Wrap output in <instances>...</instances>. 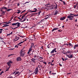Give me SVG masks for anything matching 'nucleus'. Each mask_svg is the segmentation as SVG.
I'll use <instances>...</instances> for the list:
<instances>
[{
	"mask_svg": "<svg viewBox=\"0 0 78 78\" xmlns=\"http://www.w3.org/2000/svg\"><path fill=\"white\" fill-rule=\"evenodd\" d=\"M12 25L13 26H17V27L15 28H19V27H20V23L18 22L16 23H12Z\"/></svg>",
	"mask_w": 78,
	"mask_h": 78,
	"instance_id": "1",
	"label": "nucleus"
},
{
	"mask_svg": "<svg viewBox=\"0 0 78 78\" xmlns=\"http://www.w3.org/2000/svg\"><path fill=\"white\" fill-rule=\"evenodd\" d=\"M25 55V51H24L21 50L20 52V56H23Z\"/></svg>",
	"mask_w": 78,
	"mask_h": 78,
	"instance_id": "2",
	"label": "nucleus"
},
{
	"mask_svg": "<svg viewBox=\"0 0 78 78\" xmlns=\"http://www.w3.org/2000/svg\"><path fill=\"white\" fill-rule=\"evenodd\" d=\"M39 72V70H38V68L37 67L35 70V72L34 73H35V75H37V74L38 72Z\"/></svg>",
	"mask_w": 78,
	"mask_h": 78,
	"instance_id": "3",
	"label": "nucleus"
},
{
	"mask_svg": "<svg viewBox=\"0 0 78 78\" xmlns=\"http://www.w3.org/2000/svg\"><path fill=\"white\" fill-rule=\"evenodd\" d=\"M19 39H20V37H17V36H16L15 37V38L14 39V41H18V40H19Z\"/></svg>",
	"mask_w": 78,
	"mask_h": 78,
	"instance_id": "4",
	"label": "nucleus"
},
{
	"mask_svg": "<svg viewBox=\"0 0 78 78\" xmlns=\"http://www.w3.org/2000/svg\"><path fill=\"white\" fill-rule=\"evenodd\" d=\"M12 62L11 60H10L7 63V64H8V66H11V64H12Z\"/></svg>",
	"mask_w": 78,
	"mask_h": 78,
	"instance_id": "5",
	"label": "nucleus"
},
{
	"mask_svg": "<svg viewBox=\"0 0 78 78\" xmlns=\"http://www.w3.org/2000/svg\"><path fill=\"white\" fill-rule=\"evenodd\" d=\"M67 57H68L69 58H73V55L72 54H71L70 56H69V55H66Z\"/></svg>",
	"mask_w": 78,
	"mask_h": 78,
	"instance_id": "6",
	"label": "nucleus"
},
{
	"mask_svg": "<svg viewBox=\"0 0 78 78\" xmlns=\"http://www.w3.org/2000/svg\"><path fill=\"white\" fill-rule=\"evenodd\" d=\"M67 18L69 19L70 18H73L74 17V16H73L71 15H69L67 16Z\"/></svg>",
	"mask_w": 78,
	"mask_h": 78,
	"instance_id": "7",
	"label": "nucleus"
},
{
	"mask_svg": "<svg viewBox=\"0 0 78 78\" xmlns=\"http://www.w3.org/2000/svg\"><path fill=\"white\" fill-rule=\"evenodd\" d=\"M16 60L17 61H22V58L20 57H18L17 58Z\"/></svg>",
	"mask_w": 78,
	"mask_h": 78,
	"instance_id": "8",
	"label": "nucleus"
},
{
	"mask_svg": "<svg viewBox=\"0 0 78 78\" xmlns=\"http://www.w3.org/2000/svg\"><path fill=\"white\" fill-rule=\"evenodd\" d=\"M36 59L34 58H32L31 59V61L33 62L34 63H35L36 62Z\"/></svg>",
	"mask_w": 78,
	"mask_h": 78,
	"instance_id": "9",
	"label": "nucleus"
},
{
	"mask_svg": "<svg viewBox=\"0 0 78 78\" xmlns=\"http://www.w3.org/2000/svg\"><path fill=\"white\" fill-rule=\"evenodd\" d=\"M66 16L62 17L60 18V20H64V19H66Z\"/></svg>",
	"mask_w": 78,
	"mask_h": 78,
	"instance_id": "10",
	"label": "nucleus"
},
{
	"mask_svg": "<svg viewBox=\"0 0 78 78\" xmlns=\"http://www.w3.org/2000/svg\"><path fill=\"white\" fill-rule=\"evenodd\" d=\"M24 17H25V15H23L22 16V18H20L19 17H18V19H19L20 20H22L23 19V18Z\"/></svg>",
	"mask_w": 78,
	"mask_h": 78,
	"instance_id": "11",
	"label": "nucleus"
},
{
	"mask_svg": "<svg viewBox=\"0 0 78 78\" xmlns=\"http://www.w3.org/2000/svg\"><path fill=\"white\" fill-rule=\"evenodd\" d=\"M34 9H35V11H32V12H37V9L36 8H34Z\"/></svg>",
	"mask_w": 78,
	"mask_h": 78,
	"instance_id": "12",
	"label": "nucleus"
},
{
	"mask_svg": "<svg viewBox=\"0 0 78 78\" xmlns=\"http://www.w3.org/2000/svg\"><path fill=\"white\" fill-rule=\"evenodd\" d=\"M58 27L55 28H54L53 29V30H52V32H53L54 31L58 30Z\"/></svg>",
	"mask_w": 78,
	"mask_h": 78,
	"instance_id": "13",
	"label": "nucleus"
},
{
	"mask_svg": "<svg viewBox=\"0 0 78 78\" xmlns=\"http://www.w3.org/2000/svg\"><path fill=\"white\" fill-rule=\"evenodd\" d=\"M56 50V48H55L54 49H53L51 52V53H53Z\"/></svg>",
	"mask_w": 78,
	"mask_h": 78,
	"instance_id": "14",
	"label": "nucleus"
},
{
	"mask_svg": "<svg viewBox=\"0 0 78 78\" xmlns=\"http://www.w3.org/2000/svg\"><path fill=\"white\" fill-rule=\"evenodd\" d=\"M78 47V44H75L74 45V46H73V48L74 49H75L76 48V47Z\"/></svg>",
	"mask_w": 78,
	"mask_h": 78,
	"instance_id": "15",
	"label": "nucleus"
},
{
	"mask_svg": "<svg viewBox=\"0 0 78 78\" xmlns=\"http://www.w3.org/2000/svg\"><path fill=\"white\" fill-rule=\"evenodd\" d=\"M31 50H32V49H31V47L29 49L28 52H27V53L28 54H29L30 52L31 51Z\"/></svg>",
	"mask_w": 78,
	"mask_h": 78,
	"instance_id": "16",
	"label": "nucleus"
},
{
	"mask_svg": "<svg viewBox=\"0 0 78 78\" xmlns=\"http://www.w3.org/2000/svg\"><path fill=\"white\" fill-rule=\"evenodd\" d=\"M64 54H66V55H67V54H70V51H68L66 52L65 53H64Z\"/></svg>",
	"mask_w": 78,
	"mask_h": 78,
	"instance_id": "17",
	"label": "nucleus"
},
{
	"mask_svg": "<svg viewBox=\"0 0 78 78\" xmlns=\"http://www.w3.org/2000/svg\"><path fill=\"white\" fill-rule=\"evenodd\" d=\"M47 48H51V46H50V44H49L47 47Z\"/></svg>",
	"mask_w": 78,
	"mask_h": 78,
	"instance_id": "18",
	"label": "nucleus"
},
{
	"mask_svg": "<svg viewBox=\"0 0 78 78\" xmlns=\"http://www.w3.org/2000/svg\"><path fill=\"white\" fill-rule=\"evenodd\" d=\"M69 14L70 15H73V16H78V14L77 15H74L73 14L70 13Z\"/></svg>",
	"mask_w": 78,
	"mask_h": 78,
	"instance_id": "19",
	"label": "nucleus"
},
{
	"mask_svg": "<svg viewBox=\"0 0 78 78\" xmlns=\"http://www.w3.org/2000/svg\"><path fill=\"white\" fill-rule=\"evenodd\" d=\"M49 44H50V45L51 48L53 47V45L54 44L53 43H50Z\"/></svg>",
	"mask_w": 78,
	"mask_h": 78,
	"instance_id": "20",
	"label": "nucleus"
},
{
	"mask_svg": "<svg viewBox=\"0 0 78 78\" xmlns=\"http://www.w3.org/2000/svg\"><path fill=\"white\" fill-rule=\"evenodd\" d=\"M23 20H24V21H25L26 20H27V17H24L23 18Z\"/></svg>",
	"mask_w": 78,
	"mask_h": 78,
	"instance_id": "21",
	"label": "nucleus"
},
{
	"mask_svg": "<svg viewBox=\"0 0 78 78\" xmlns=\"http://www.w3.org/2000/svg\"><path fill=\"white\" fill-rule=\"evenodd\" d=\"M58 11H56L55 13L54 14V15H57V14H58Z\"/></svg>",
	"mask_w": 78,
	"mask_h": 78,
	"instance_id": "22",
	"label": "nucleus"
},
{
	"mask_svg": "<svg viewBox=\"0 0 78 78\" xmlns=\"http://www.w3.org/2000/svg\"><path fill=\"white\" fill-rule=\"evenodd\" d=\"M69 46H71V48H72V47H73V45H72V44H71V43H69Z\"/></svg>",
	"mask_w": 78,
	"mask_h": 78,
	"instance_id": "23",
	"label": "nucleus"
},
{
	"mask_svg": "<svg viewBox=\"0 0 78 78\" xmlns=\"http://www.w3.org/2000/svg\"><path fill=\"white\" fill-rule=\"evenodd\" d=\"M19 73H20L19 72H16V73L15 74V75H16L17 74H19Z\"/></svg>",
	"mask_w": 78,
	"mask_h": 78,
	"instance_id": "24",
	"label": "nucleus"
},
{
	"mask_svg": "<svg viewBox=\"0 0 78 78\" xmlns=\"http://www.w3.org/2000/svg\"><path fill=\"white\" fill-rule=\"evenodd\" d=\"M2 9H7V8L6 7H2Z\"/></svg>",
	"mask_w": 78,
	"mask_h": 78,
	"instance_id": "25",
	"label": "nucleus"
},
{
	"mask_svg": "<svg viewBox=\"0 0 78 78\" xmlns=\"http://www.w3.org/2000/svg\"><path fill=\"white\" fill-rule=\"evenodd\" d=\"M23 42H24V41L21 42L19 44H17V45H20V44H22V43H23Z\"/></svg>",
	"mask_w": 78,
	"mask_h": 78,
	"instance_id": "26",
	"label": "nucleus"
},
{
	"mask_svg": "<svg viewBox=\"0 0 78 78\" xmlns=\"http://www.w3.org/2000/svg\"><path fill=\"white\" fill-rule=\"evenodd\" d=\"M17 11H18V12H17V13L18 14H19V13H20V10H18Z\"/></svg>",
	"mask_w": 78,
	"mask_h": 78,
	"instance_id": "27",
	"label": "nucleus"
},
{
	"mask_svg": "<svg viewBox=\"0 0 78 78\" xmlns=\"http://www.w3.org/2000/svg\"><path fill=\"white\" fill-rule=\"evenodd\" d=\"M17 16H15L13 19V20H14L15 21H17V20H16V17H17Z\"/></svg>",
	"mask_w": 78,
	"mask_h": 78,
	"instance_id": "28",
	"label": "nucleus"
},
{
	"mask_svg": "<svg viewBox=\"0 0 78 78\" xmlns=\"http://www.w3.org/2000/svg\"><path fill=\"white\" fill-rule=\"evenodd\" d=\"M34 15H35V13L32 14H31V16H30V17H32L33 16H34Z\"/></svg>",
	"mask_w": 78,
	"mask_h": 78,
	"instance_id": "29",
	"label": "nucleus"
},
{
	"mask_svg": "<svg viewBox=\"0 0 78 78\" xmlns=\"http://www.w3.org/2000/svg\"><path fill=\"white\" fill-rule=\"evenodd\" d=\"M9 26V25H5L3 26V27H8Z\"/></svg>",
	"mask_w": 78,
	"mask_h": 78,
	"instance_id": "30",
	"label": "nucleus"
},
{
	"mask_svg": "<svg viewBox=\"0 0 78 78\" xmlns=\"http://www.w3.org/2000/svg\"><path fill=\"white\" fill-rule=\"evenodd\" d=\"M42 12L41 11H40L38 13V14L37 15V16H39V15H40V12Z\"/></svg>",
	"mask_w": 78,
	"mask_h": 78,
	"instance_id": "31",
	"label": "nucleus"
},
{
	"mask_svg": "<svg viewBox=\"0 0 78 78\" xmlns=\"http://www.w3.org/2000/svg\"><path fill=\"white\" fill-rule=\"evenodd\" d=\"M37 55L35 54L34 55V58H36V57H37Z\"/></svg>",
	"mask_w": 78,
	"mask_h": 78,
	"instance_id": "32",
	"label": "nucleus"
},
{
	"mask_svg": "<svg viewBox=\"0 0 78 78\" xmlns=\"http://www.w3.org/2000/svg\"><path fill=\"white\" fill-rule=\"evenodd\" d=\"M4 73V72L3 71H2V72L0 74V75H2V73Z\"/></svg>",
	"mask_w": 78,
	"mask_h": 78,
	"instance_id": "33",
	"label": "nucleus"
},
{
	"mask_svg": "<svg viewBox=\"0 0 78 78\" xmlns=\"http://www.w3.org/2000/svg\"><path fill=\"white\" fill-rule=\"evenodd\" d=\"M11 23V22H8L6 24H5V25H7L8 24H9V23Z\"/></svg>",
	"mask_w": 78,
	"mask_h": 78,
	"instance_id": "34",
	"label": "nucleus"
},
{
	"mask_svg": "<svg viewBox=\"0 0 78 78\" xmlns=\"http://www.w3.org/2000/svg\"><path fill=\"white\" fill-rule=\"evenodd\" d=\"M37 68H38V67L40 69H41V66H40V65H38V67H37Z\"/></svg>",
	"mask_w": 78,
	"mask_h": 78,
	"instance_id": "35",
	"label": "nucleus"
},
{
	"mask_svg": "<svg viewBox=\"0 0 78 78\" xmlns=\"http://www.w3.org/2000/svg\"><path fill=\"white\" fill-rule=\"evenodd\" d=\"M11 9H8L7 10V11H11Z\"/></svg>",
	"mask_w": 78,
	"mask_h": 78,
	"instance_id": "36",
	"label": "nucleus"
},
{
	"mask_svg": "<svg viewBox=\"0 0 78 78\" xmlns=\"http://www.w3.org/2000/svg\"><path fill=\"white\" fill-rule=\"evenodd\" d=\"M43 64H45V65H46L47 64V63L45 62H43Z\"/></svg>",
	"mask_w": 78,
	"mask_h": 78,
	"instance_id": "37",
	"label": "nucleus"
},
{
	"mask_svg": "<svg viewBox=\"0 0 78 78\" xmlns=\"http://www.w3.org/2000/svg\"><path fill=\"white\" fill-rule=\"evenodd\" d=\"M51 66H54V64H52V62H51Z\"/></svg>",
	"mask_w": 78,
	"mask_h": 78,
	"instance_id": "38",
	"label": "nucleus"
},
{
	"mask_svg": "<svg viewBox=\"0 0 78 78\" xmlns=\"http://www.w3.org/2000/svg\"><path fill=\"white\" fill-rule=\"evenodd\" d=\"M76 5H75L74 6V9H75V8H76Z\"/></svg>",
	"mask_w": 78,
	"mask_h": 78,
	"instance_id": "39",
	"label": "nucleus"
},
{
	"mask_svg": "<svg viewBox=\"0 0 78 78\" xmlns=\"http://www.w3.org/2000/svg\"><path fill=\"white\" fill-rule=\"evenodd\" d=\"M39 57L40 58V59H44V58L41 57Z\"/></svg>",
	"mask_w": 78,
	"mask_h": 78,
	"instance_id": "40",
	"label": "nucleus"
},
{
	"mask_svg": "<svg viewBox=\"0 0 78 78\" xmlns=\"http://www.w3.org/2000/svg\"><path fill=\"white\" fill-rule=\"evenodd\" d=\"M13 77L12 76L8 77L7 78H13Z\"/></svg>",
	"mask_w": 78,
	"mask_h": 78,
	"instance_id": "41",
	"label": "nucleus"
},
{
	"mask_svg": "<svg viewBox=\"0 0 78 78\" xmlns=\"http://www.w3.org/2000/svg\"><path fill=\"white\" fill-rule=\"evenodd\" d=\"M5 13V12L4 11H3L2 12V14H4Z\"/></svg>",
	"mask_w": 78,
	"mask_h": 78,
	"instance_id": "42",
	"label": "nucleus"
},
{
	"mask_svg": "<svg viewBox=\"0 0 78 78\" xmlns=\"http://www.w3.org/2000/svg\"><path fill=\"white\" fill-rule=\"evenodd\" d=\"M50 5V4H46L45 5V6H48V5Z\"/></svg>",
	"mask_w": 78,
	"mask_h": 78,
	"instance_id": "43",
	"label": "nucleus"
},
{
	"mask_svg": "<svg viewBox=\"0 0 78 78\" xmlns=\"http://www.w3.org/2000/svg\"><path fill=\"white\" fill-rule=\"evenodd\" d=\"M25 11H26L25 10H24L23 11L21 12V14H22V13H23V12H25Z\"/></svg>",
	"mask_w": 78,
	"mask_h": 78,
	"instance_id": "44",
	"label": "nucleus"
},
{
	"mask_svg": "<svg viewBox=\"0 0 78 78\" xmlns=\"http://www.w3.org/2000/svg\"><path fill=\"white\" fill-rule=\"evenodd\" d=\"M20 22H25L24 21V20H20Z\"/></svg>",
	"mask_w": 78,
	"mask_h": 78,
	"instance_id": "45",
	"label": "nucleus"
},
{
	"mask_svg": "<svg viewBox=\"0 0 78 78\" xmlns=\"http://www.w3.org/2000/svg\"><path fill=\"white\" fill-rule=\"evenodd\" d=\"M15 47H17V48H18V46H17V45H16L15 46Z\"/></svg>",
	"mask_w": 78,
	"mask_h": 78,
	"instance_id": "46",
	"label": "nucleus"
},
{
	"mask_svg": "<svg viewBox=\"0 0 78 78\" xmlns=\"http://www.w3.org/2000/svg\"><path fill=\"white\" fill-rule=\"evenodd\" d=\"M63 3L64 5H66V3L65 2L63 1Z\"/></svg>",
	"mask_w": 78,
	"mask_h": 78,
	"instance_id": "47",
	"label": "nucleus"
},
{
	"mask_svg": "<svg viewBox=\"0 0 78 78\" xmlns=\"http://www.w3.org/2000/svg\"><path fill=\"white\" fill-rule=\"evenodd\" d=\"M29 12H32V10H30L29 11Z\"/></svg>",
	"mask_w": 78,
	"mask_h": 78,
	"instance_id": "48",
	"label": "nucleus"
},
{
	"mask_svg": "<svg viewBox=\"0 0 78 78\" xmlns=\"http://www.w3.org/2000/svg\"><path fill=\"white\" fill-rule=\"evenodd\" d=\"M62 61H64V58H62Z\"/></svg>",
	"mask_w": 78,
	"mask_h": 78,
	"instance_id": "49",
	"label": "nucleus"
},
{
	"mask_svg": "<svg viewBox=\"0 0 78 78\" xmlns=\"http://www.w3.org/2000/svg\"><path fill=\"white\" fill-rule=\"evenodd\" d=\"M16 71H15L14 72V73H12V75H13V74H14V73H16Z\"/></svg>",
	"mask_w": 78,
	"mask_h": 78,
	"instance_id": "50",
	"label": "nucleus"
},
{
	"mask_svg": "<svg viewBox=\"0 0 78 78\" xmlns=\"http://www.w3.org/2000/svg\"><path fill=\"white\" fill-rule=\"evenodd\" d=\"M69 19V20H73V19L70 18Z\"/></svg>",
	"mask_w": 78,
	"mask_h": 78,
	"instance_id": "51",
	"label": "nucleus"
},
{
	"mask_svg": "<svg viewBox=\"0 0 78 78\" xmlns=\"http://www.w3.org/2000/svg\"><path fill=\"white\" fill-rule=\"evenodd\" d=\"M29 2H26L24 4H26V3H28Z\"/></svg>",
	"mask_w": 78,
	"mask_h": 78,
	"instance_id": "52",
	"label": "nucleus"
},
{
	"mask_svg": "<svg viewBox=\"0 0 78 78\" xmlns=\"http://www.w3.org/2000/svg\"><path fill=\"white\" fill-rule=\"evenodd\" d=\"M20 5V4H19V3H18L17 4V6H19Z\"/></svg>",
	"mask_w": 78,
	"mask_h": 78,
	"instance_id": "53",
	"label": "nucleus"
},
{
	"mask_svg": "<svg viewBox=\"0 0 78 78\" xmlns=\"http://www.w3.org/2000/svg\"><path fill=\"white\" fill-rule=\"evenodd\" d=\"M10 34H7V36H9V35H10Z\"/></svg>",
	"mask_w": 78,
	"mask_h": 78,
	"instance_id": "54",
	"label": "nucleus"
},
{
	"mask_svg": "<svg viewBox=\"0 0 78 78\" xmlns=\"http://www.w3.org/2000/svg\"><path fill=\"white\" fill-rule=\"evenodd\" d=\"M8 70H9V69L8 68L7 69H6V71H8Z\"/></svg>",
	"mask_w": 78,
	"mask_h": 78,
	"instance_id": "55",
	"label": "nucleus"
},
{
	"mask_svg": "<svg viewBox=\"0 0 78 78\" xmlns=\"http://www.w3.org/2000/svg\"><path fill=\"white\" fill-rule=\"evenodd\" d=\"M41 49H42L43 50L44 49L43 48V46H42L41 48Z\"/></svg>",
	"mask_w": 78,
	"mask_h": 78,
	"instance_id": "56",
	"label": "nucleus"
},
{
	"mask_svg": "<svg viewBox=\"0 0 78 78\" xmlns=\"http://www.w3.org/2000/svg\"><path fill=\"white\" fill-rule=\"evenodd\" d=\"M0 39H2V40H3V38H2V37H0Z\"/></svg>",
	"mask_w": 78,
	"mask_h": 78,
	"instance_id": "57",
	"label": "nucleus"
},
{
	"mask_svg": "<svg viewBox=\"0 0 78 78\" xmlns=\"http://www.w3.org/2000/svg\"><path fill=\"white\" fill-rule=\"evenodd\" d=\"M59 66H61V67H62V65L61 64H59Z\"/></svg>",
	"mask_w": 78,
	"mask_h": 78,
	"instance_id": "58",
	"label": "nucleus"
},
{
	"mask_svg": "<svg viewBox=\"0 0 78 78\" xmlns=\"http://www.w3.org/2000/svg\"><path fill=\"white\" fill-rule=\"evenodd\" d=\"M0 31H3V29H0Z\"/></svg>",
	"mask_w": 78,
	"mask_h": 78,
	"instance_id": "59",
	"label": "nucleus"
},
{
	"mask_svg": "<svg viewBox=\"0 0 78 78\" xmlns=\"http://www.w3.org/2000/svg\"><path fill=\"white\" fill-rule=\"evenodd\" d=\"M10 35H11V34H12V32H11V33H10Z\"/></svg>",
	"mask_w": 78,
	"mask_h": 78,
	"instance_id": "60",
	"label": "nucleus"
},
{
	"mask_svg": "<svg viewBox=\"0 0 78 78\" xmlns=\"http://www.w3.org/2000/svg\"><path fill=\"white\" fill-rule=\"evenodd\" d=\"M75 21L76 22H77V19H76V20H75Z\"/></svg>",
	"mask_w": 78,
	"mask_h": 78,
	"instance_id": "61",
	"label": "nucleus"
},
{
	"mask_svg": "<svg viewBox=\"0 0 78 78\" xmlns=\"http://www.w3.org/2000/svg\"><path fill=\"white\" fill-rule=\"evenodd\" d=\"M25 37V36H21V37Z\"/></svg>",
	"mask_w": 78,
	"mask_h": 78,
	"instance_id": "62",
	"label": "nucleus"
},
{
	"mask_svg": "<svg viewBox=\"0 0 78 78\" xmlns=\"http://www.w3.org/2000/svg\"><path fill=\"white\" fill-rule=\"evenodd\" d=\"M27 39H26L24 40V41H23V42H25V41H27Z\"/></svg>",
	"mask_w": 78,
	"mask_h": 78,
	"instance_id": "63",
	"label": "nucleus"
},
{
	"mask_svg": "<svg viewBox=\"0 0 78 78\" xmlns=\"http://www.w3.org/2000/svg\"><path fill=\"white\" fill-rule=\"evenodd\" d=\"M68 19H66V22H68Z\"/></svg>",
	"mask_w": 78,
	"mask_h": 78,
	"instance_id": "64",
	"label": "nucleus"
}]
</instances>
